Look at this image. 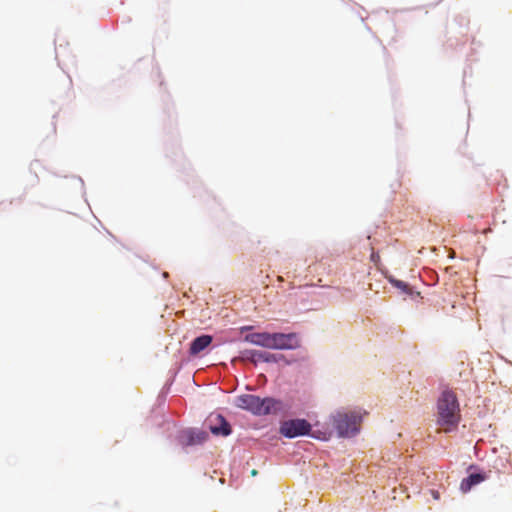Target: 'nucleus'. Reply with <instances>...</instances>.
Instances as JSON below:
<instances>
[{"instance_id":"1","label":"nucleus","mask_w":512,"mask_h":512,"mask_svg":"<svg viewBox=\"0 0 512 512\" xmlns=\"http://www.w3.org/2000/svg\"><path fill=\"white\" fill-rule=\"evenodd\" d=\"M461 419L460 407L452 391H443L437 402V424L444 432H451Z\"/></svg>"},{"instance_id":"2","label":"nucleus","mask_w":512,"mask_h":512,"mask_svg":"<svg viewBox=\"0 0 512 512\" xmlns=\"http://www.w3.org/2000/svg\"><path fill=\"white\" fill-rule=\"evenodd\" d=\"M235 404L238 408L247 410L258 416L278 414L283 410V404L281 401L270 397L260 398L253 394H243L238 396Z\"/></svg>"},{"instance_id":"3","label":"nucleus","mask_w":512,"mask_h":512,"mask_svg":"<svg viewBox=\"0 0 512 512\" xmlns=\"http://www.w3.org/2000/svg\"><path fill=\"white\" fill-rule=\"evenodd\" d=\"M362 413L360 411H337L332 415V423L340 437H352L360 430Z\"/></svg>"},{"instance_id":"4","label":"nucleus","mask_w":512,"mask_h":512,"mask_svg":"<svg viewBox=\"0 0 512 512\" xmlns=\"http://www.w3.org/2000/svg\"><path fill=\"white\" fill-rule=\"evenodd\" d=\"M311 425L305 419H292L281 423L280 433L287 438L309 434Z\"/></svg>"},{"instance_id":"5","label":"nucleus","mask_w":512,"mask_h":512,"mask_svg":"<svg viewBox=\"0 0 512 512\" xmlns=\"http://www.w3.org/2000/svg\"><path fill=\"white\" fill-rule=\"evenodd\" d=\"M300 346L298 336L295 333H272L271 349L289 350Z\"/></svg>"},{"instance_id":"6","label":"nucleus","mask_w":512,"mask_h":512,"mask_svg":"<svg viewBox=\"0 0 512 512\" xmlns=\"http://www.w3.org/2000/svg\"><path fill=\"white\" fill-rule=\"evenodd\" d=\"M208 438V434L201 430H185L180 436V442L184 446L198 445L205 442Z\"/></svg>"},{"instance_id":"7","label":"nucleus","mask_w":512,"mask_h":512,"mask_svg":"<svg viewBox=\"0 0 512 512\" xmlns=\"http://www.w3.org/2000/svg\"><path fill=\"white\" fill-rule=\"evenodd\" d=\"M213 421L215 423L210 425V431L214 435L228 436L231 433V427L222 415H217L214 419H210L211 423Z\"/></svg>"},{"instance_id":"8","label":"nucleus","mask_w":512,"mask_h":512,"mask_svg":"<svg viewBox=\"0 0 512 512\" xmlns=\"http://www.w3.org/2000/svg\"><path fill=\"white\" fill-rule=\"evenodd\" d=\"M245 340L258 346H262L265 348L271 349L272 345V334L262 332V333H251L245 337Z\"/></svg>"},{"instance_id":"9","label":"nucleus","mask_w":512,"mask_h":512,"mask_svg":"<svg viewBox=\"0 0 512 512\" xmlns=\"http://www.w3.org/2000/svg\"><path fill=\"white\" fill-rule=\"evenodd\" d=\"M487 479L486 474L481 473H475L470 474L468 477L464 478L461 481L460 489L463 493H467L471 490V488L477 484H480L481 482L485 481Z\"/></svg>"},{"instance_id":"10","label":"nucleus","mask_w":512,"mask_h":512,"mask_svg":"<svg viewBox=\"0 0 512 512\" xmlns=\"http://www.w3.org/2000/svg\"><path fill=\"white\" fill-rule=\"evenodd\" d=\"M212 342V336L210 335H201L195 338L191 345L189 352L191 355H197L202 352L205 348H207Z\"/></svg>"},{"instance_id":"11","label":"nucleus","mask_w":512,"mask_h":512,"mask_svg":"<svg viewBox=\"0 0 512 512\" xmlns=\"http://www.w3.org/2000/svg\"><path fill=\"white\" fill-rule=\"evenodd\" d=\"M244 357L254 363L257 362H273L276 358L273 354L262 352L258 350H247L244 352Z\"/></svg>"},{"instance_id":"12","label":"nucleus","mask_w":512,"mask_h":512,"mask_svg":"<svg viewBox=\"0 0 512 512\" xmlns=\"http://www.w3.org/2000/svg\"><path fill=\"white\" fill-rule=\"evenodd\" d=\"M391 283L395 285L396 287L402 289L403 291H406L408 289V285L400 280H391Z\"/></svg>"},{"instance_id":"13","label":"nucleus","mask_w":512,"mask_h":512,"mask_svg":"<svg viewBox=\"0 0 512 512\" xmlns=\"http://www.w3.org/2000/svg\"><path fill=\"white\" fill-rule=\"evenodd\" d=\"M370 258H371V261L374 262L375 264H377L380 260L379 254L375 251H372Z\"/></svg>"},{"instance_id":"14","label":"nucleus","mask_w":512,"mask_h":512,"mask_svg":"<svg viewBox=\"0 0 512 512\" xmlns=\"http://www.w3.org/2000/svg\"><path fill=\"white\" fill-rule=\"evenodd\" d=\"M256 473H257L256 470L252 471V475H256Z\"/></svg>"}]
</instances>
